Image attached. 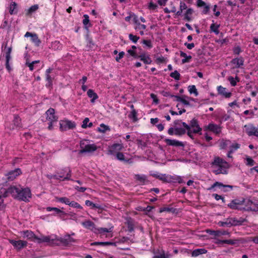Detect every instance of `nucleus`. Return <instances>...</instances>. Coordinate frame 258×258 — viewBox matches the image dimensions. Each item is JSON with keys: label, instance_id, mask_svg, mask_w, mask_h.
Instances as JSON below:
<instances>
[{"label": "nucleus", "instance_id": "a211bd4d", "mask_svg": "<svg viewBox=\"0 0 258 258\" xmlns=\"http://www.w3.org/2000/svg\"><path fill=\"white\" fill-rule=\"evenodd\" d=\"M216 186H218L220 188H222V190L224 192L229 191V190L228 189V188H229L230 190H232L233 187V186L232 185H224L221 182H216L212 185V186L209 189H210L213 188Z\"/></svg>", "mask_w": 258, "mask_h": 258}, {"label": "nucleus", "instance_id": "58836bf2", "mask_svg": "<svg viewBox=\"0 0 258 258\" xmlns=\"http://www.w3.org/2000/svg\"><path fill=\"white\" fill-rule=\"evenodd\" d=\"M231 141L229 140L222 139L220 142V147L221 149H224L229 146Z\"/></svg>", "mask_w": 258, "mask_h": 258}, {"label": "nucleus", "instance_id": "f8f14e48", "mask_svg": "<svg viewBox=\"0 0 258 258\" xmlns=\"http://www.w3.org/2000/svg\"><path fill=\"white\" fill-rule=\"evenodd\" d=\"M243 201L242 199L233 200L229 204L228 207L231 209L242 210V204Z\"/></svg>", "mask_w": 258, "mask_h": 258}, {"label": "nucleus", "instance_id": "c756f323", "mask_svg": "<svg viewBox=\"0 0 258 258\" xmlns=\"http://www.w3.org/2000/svg\"><path fill=\"white\" fill-rule=\"evenodd\" d=\"M215 168L213 170V172L216 174H226V166H216L214 167Z\"/></svg>", "mask_w": 258, "mask_h": 258}, {"label": "nucleus", "instance_id": "c9c22d12", "mask_svg": "<svg viewBox=\"0 0 258 258\" xmlns=\"http://www.w3.org/2000/svg\"><path fill=\"white\" fill-rule=\"evenodd\" d=\"M10 187L7 189L0 185V199L4 197L6 198L10 194Z\"/></svg>", "mask_w": 258, "mask_h": 258}, {"label": "nucleus", "instance_id": "5701e85b", "mask_svg": "<svg viewBox=\"0 0 258 258\" xmlns=\"http://www.w3.org/2000/svg\"><path fill=\"white\" fill-rule=\"evenodd\" d=\"M165 142L167 145L169 146H172L175 147H182L183 146V144L182 142L178 141L176 140H171L166 139L165 140Z\"/></svg>", "mask_w": 258, "mask_h": 258}, {"label": "nucleus", "instance_id": "aec40b11", "mask_svg": "<svg viewBox=\"0 0 258 258\" xmlns=\"http://www.w3.org/2000/svg\"><path fill=\"white\" fill-rule=\"evenodd\" d=\"M207 129L214 133L216 134H219L221 132V127L214 123H210L207 126Z\"/></svg>", "mask_w": 258, "mask_h": 258}, {"label": "nucleus", "instance_id": "3c124183", "mask_svg": "<svg viewBox=\"0 0 258 258\" xmlns=\"http://www.w3.org/2000/svg\"><path fill=\"white\" fill-rule=\"evenodd\" d=\"M166 174H159V173H153L151 175L160 180H162L165 182Z\"/></svg>", "mask_w": 258, "mask_h": 258}, {"label": "nucleus", "instance_id": "e2e57ef3", "mask_svg": "<svg viewBox=\"0 0 258 258\" xmlns=\"http://www.w3.org/2000/svg\"><path fill=\"white\" fill-rule=\"evenodd\" d=\"M137 144L139 147H140L142 149H143L147 146L146 143L140 139L137 140Z\"/></svg>", "mask_w": 258, "mask_h": 258}, {"label": "nucleus", "instance_id": "72a5a7b5", "mask_svg": "<svg viewBox=\"0 0 258 258\" xmlns=\"http://www.w3.org/2000/svg\"><path fill=\"white\" fill-rule=\"evenodd\" d=\"M207 252V250L204 248H198L192 251L191 255L196 257L198 256L200 254H205Z\"/></svg>", "mask_w": 258, "mask_h": 258}, {"label": "nucleus", "instance_id": "bf43d9fd", "mask_svg": "<svg viewBox=\"0 0 258 258\" xmlns=\"http://www.w3.org/2000/svg\"><path fill=\"white\" fill-rule=\"evenodd\" d=\"M38 9V5H34L33 6H32L28 10L27 15H29L32 14V13H34L36 10H37Z\"/></svg>", "mask_w": 258, "mask_h": 258}, {"label": "nucleus", "instance_id": "cd10ccee", "mask_svg": "<svg viewBox=\"0 0 258 258\" xmlns=\"http://www.w3.org/2000/svg\"><path fill=\"white\" fill-rule=\"evenodd\" d=\"M208 233L210 235L215 236H219L220 235H225L229 234V232L225 230H208Z\"/></svg>", "mask_w": 258, "mask_h": 258}, {"label": "nucleus", "instance_id": "79ce46f5", "mask_svg": "<svg viewBox=\"0 0 258 258\" xmlns=\"http://www.w3.org/2000/svg\"><path fill=\"white\" fill-rule=\"evenodd\" d=\"M110 130L109 126L106 125L103 123L100 124V127L98 128L97 131L101 133H104L106 131Z\"/></svg>", "mask_w": 258, "mask_h": 258}, {"label": "nucleus", "instance_id": "7ed1b4c3", "mask_svg": "<svg viewBox=\"0 0 258 258\" xmlns=\"http://www.w3.org/2000/svg\"><path fill=\"white\" fill-rule=\"evenodd\" d=\"M80 154L92 153L95 151L98 147L95 144H90L89 140H84L80 143Z\"/></svg>", "mask_w": 258, "mask_h": 258}, {"label": "nucleus", "instance_id": "8fccbe9b", "mask_svg": "<svg viewBox=\"0 0 258 258\" xmlns=\"http://www.w3.org/2000/svg\"><path fill=\"white\" fill-rule=\"evenodd\" d=\"M47 211H54L57 214H61L62 215H66L63 211L55 207H47L46 208Z\"/></svg>", "mask_w": 258, "mask_h": 258}, {"label": "nucleus", "instance_id": "a878e982", "mask_svg": "<svg viewBox=\"0 0 258 258\" xmlns=\"http://www.w3.org/2000/svg\"><path fill=\"white\" fill-rule=\"evenodd\" d=\"M23 237L27 238L28 239L31 240L32 241L36 240V237L37 236L32 232L31 231L26 230L23 231Z\"/></svg>", "mask_w": 258, "mask_h": 258}, {"label": "nucleus", "instance_id": "f3484780", "mask_svg": "<svg viewBox=\"0 0 258 258\" xmlns=\"http://www.w3.org/2000/svg\"><path fill=\"white\" fill-rule=\"evenodd\" d=\"M234 218H229L225 220V221H219L218 225L220 227H230L232 226H235Z\"/></svg>", "mask_w": 258, "mask_h": 258}, {"label": "nucleus", "instance_id": "680f3d73", "mask_svg": "<svg viewBox=\"0 0 258 258\" xmlns=\"http://www.w3.org/2000/svg\"><path fill=\"white\" fill-rule=\"evenodd\" d=\"M116 157L117 160L121 161H125L127 162V160H125L124 159V156L122 153L117 152L116 154Z\"/></svg>", "mask_w": 258, "mask_h": 258}, {"label": "nucleus", "instance_id": "4be33fe9", "mask_svg": "<svg viewBox=\"0 0 258 258\" xmlns=\"http://www.w3.org/2000/svg\"><path fill=\"white\" fill-rule=\"evenodd\" d=\"M52 69L49 68L47 69L45 72L46 80L47 81V83L46 84V87L47 88H50L52 85V78L49 75L52 71Z\"/></svg>", "mask_w": 258, "mask_h": 258}, {"label": "nucleus", "instance_id": "09e8293b", "mask_svg": "<svg viewBox=\"0 0 258 258\" xmlns=\"http://www.w3.org/2000/svg\"><path fill=\"white\" fill-rule=\"evenodd\" d=\"M229 147V154H232L235 151H236V150L240 148V145L238 143L232 144L231 145H230Z\"/></svg>", "mask_w": 258, "mask_h": 258}, {"label": "nucleus", "instance_id": "a18cd8bd", "mask_svg": "<svg viewBox=\"0 0 258 258\" xmlns=\"http://www.w3.org/2000/svg\"><path fill=\"white\" fill-rule=\"evenodd\" d=\"M56 201L61 202L62 203H64L67 205L69 206V203L70 202V200L67 197H56L55 198Z\"/></svg>", "mask_w": 258, "mask_h": 258}, {"label": "nucleus", "instance_id": "de8ad7c7", "mask_svg": "<svg viewBox=\"0 0 258 258\" xmlns=\"http://www.w3.org/2000/svg\"><path fill=\"white\" fill-rule=\"evenodd\" d=\"M13 123L14 126L16 127H20L21 126V120L20 118L17 115L15 116Z\"/></svg>", "mask_w": 258, "mask_h": 258}, {"label": "nucleus", "instance_id": "0e129e2a", "mask_svg": "<svg viewBox=\"0 0 258 258\" xmlns=\"http://www.w3.org/2000/svg\"><path fill=\"white\" fill-rule=\"evenodd\" d=\"M89 22H90V20H89V17L88 15H84V19L83 20V23L86 28L87 27V25L88 24H89V25H90Z\"/></svg>", "mask_w": 258, "mask_h": 258}, {"label": "nucleus", "instance_id": "052dcab7", "mask_svg": "<svg viewBox=\"0 0 258 258\" xmlns=\"http://www.w3.org/2000/svg\"><path fill=\"white\" fill-rule=\"evenodd\" d=\"M69 204H70L69 206L72 207L77 208V209H82V207L79 203H78L77 202H76L75 201H72V202L70 201Z\"/></svg>", "mask_w": 258, "mask_h": 258}, {"label": "nucleus", "instance_id": "338daca9", "mask_svg": "<svg viewBox=\"0 0 258 258\" xmlns=\"http://www.w3.org/2000/svg\"><path fill=\"white\" fill-rule=\"evenodd\" d=\"M142 43L149 48H151L153 47L152 42L150 40H143Z\"/></svg>", "mask_w": 258, "mask_h": 258}, {"label": "nucleus", "instance_id": "ddd939ff", "mask_svg": "<svg viewBox=\"0 0 258 258\" xmlns=\"http://www.w3.org/2000/svg\"><path fill=\"white\" fill-rule=\"evenodd\" d=\"M165 182L168 183H181L183 182L182 178L177 175H171L168 174L165 175Z\"/></svg>", "mask_w": 258, "mask_h": 258}, {"label": "nucleus", "instance_id": "dca6fc26", "mask_svg": "<svg viewBox=\"0 0 258 258\" xmlns=\"http://www.w3.org/2000/svg\"><path fill=\"white\" fill-rule=\"evenodd\" d=\"M25 37H31V40L33 42L35 45L37 46H39L40 44L41 43L40 40L38 38L37 35L35 33H32L29 32H27L25 34Z\"/></svg>", "mask_w": 258, "mask_h": 258}, {"label": "nucleus", "instance_id": "ea45409f", "mask_svg": "<svg viewBox=\"0 0 258 258\" xmlns=\"http://www.w3.org/2000/svg\"><path fill=\"white\" fill-rule=\"evenodd\" d=\"M180 56L181 57H184V58H183L182 59V63H185L186 62H189V60L191 58V56H190V55H187V54L185 52H184L183 51H180Z\"/></svg>", "mask_w": 258, "mask_h": 258}, {"label": "nucleus", "instance_id": "f257e3e1", "mask_svg": "<svg viewBox=\"0 0 258 258\" xmlns=\"http://www.w3.org/2000/svg\"><path fill=\"white\" fill-rule=\"evenodd\" d=\"M9 191L13 197L20 201L27 202L31 197V190L29 188H23L20 186H11Z\"/></svg>", "mask_w": 258, "mask_h": 258}, {"label": "nucleus", "instance_id": "2f4dec72", "mask_svg": "<svg viewBox=\"0 0 258 258\" xmlns=\"http://www.w3.org/2000/svg\"><path fill=\"white\" fill-rule=\"evenodd\" d=\"M141 60L143 61L145 64H150L152 62L151 58L149 55H146L145 54H142L138 56Z\"/></svg>", "mask_w": 258, "mask_h": 258}, {"label": "nucleus", "instance_id": "2eb2a0df", "mask_svg": "<svg viewBox=\"0 0 258 258\" xmlns=\"http://www.w3.org/2000/svg\"><path fill=\"white\" fill-rule=\"evenodd\" d=\"M21 174V171L20 168H17L14 170L10 171L7 174V179L10 181L15 179L16 177Z\"/></svg>", "mask_w": 258, "mask_h": 258}, {"label": "nucleus", "instance_id": "f704fd0d", "mask_svg": "<svg viewBox=\"0 0 258 258\" xmlns=\"http://www.w3.org/2000/svg\"><path fill=\"white\" fill-rule=\"evenodd\" d=\"M126 224L129 232H131L134 230V221L132 218L127 219Z\"/></svg>", "mask_w": 258, "mask_h": 258}, {"label": "nucleus", "instance_id": "13d9d810", "mask_svg": "<svg viewBox=\"0 0 258 258\" xmlns=\"http://www.w3.org/2000/svg\"><path fill=\"white\" fill-rule=\"evenodd\" d=\"M170 76L176 80H179L180 79V75L177 71H174L170 74Z\"/></svg>", "mask_w": 258, "mask_h": 258}, {"label": "nucleus", "instance_id": "bb28decb", "mask_svg": "<svg viewBox=\"0 0 258 258\" xmlns=\"http://www.w3.org/2000/svg\"><path fill=\"white\" fill-rule=\"evenodd\" d=\"M218 93L225 97L226 98H230L232 95L231 92L226 91V88L221 86H219L217 88Z\"/></svg>", "mask_w": 258, "mask_h": 258}, {"label": "nucleus", "instance_id": "1a4fd4ad", "mask_svg": "<svg viewBox=\"0 0 258 258\" xmlns=\"http://www.w3.org/2000/svg\"><path fill=\"white\" fill-rule=\"evenodd\" d=\"M244 131L248 136L258 137V125L256 127L252 124L249 123L244 126Z\"/></svg>", "mask_w": 258, "mask_h": 258}, {"label": "nucleus", "instance_id": "39448f33", "mask_svg": "<svg viewBox=\"0 0 258 258\" xmlns=\"http://www.w3.org/2000/svg\"><path fill=\"white\" fill-rule=\"evenodd\" d=\"M175 135L181 136L185 134L186 128H188V124L181 120H175L174 121Z\"/></svg>", "mask_w": 258, "mask_h": 258}, {"label": "nucleus", "instance_id": "49530a36", "mask_svg": "<svg viewBox=\"0 0 258 258\" xmlns=\"http://www.w3.org/2000/svg\"><path fill=\"white\" fill-rule=\"evenodd\" d=\"M129 118L133 119L134 121H137L138 120L137 118V112L135 109H133L131 113L128 115Z\"/></svg>", "mask_w": 258, "mask_h": 258}, {"label": "nucleus", "instance_id": "412c9836", "mask_svg": "<svg viewBox=\"0 0 258 258\" xmlns=\"http://www.w3.org/2000/svg\"><path fill=\"white\" fill-rule=\"evenodd\" d=\"M12 52V47H10L7 48V51L6 52V68L9 72L11 71V68L10 66V60L11 59V53Z\"/></svg>", "mask_w": 258, "mask_h": 258}, {"label": "nucleus", "instance_id": "774afa93", "mask_svg": "<svg viewBox=\"0 0 258 258\" xmlns=\"http://www.w3.org/2000/svg\"><path fill=\"white\" fill-rule=\"evenodd\" d=\"M249 211H258V204L252 202L251 207H249Z\"/></svg>", "mask_w": 258, "mask_h": 258}, {"label": "nucleus", "instance_id": "4d7b16f0", "mask_svg": "<svg viewBox=\"0 0 258 258\" xmlns=\"http://www.w3.org/2000/svg\"><path fill=\"white\" fill-rule=\"evenodd\" d=\"M175 211V209L173 208L163 207L160 209L159 213H162L165 211L174 213Z\"/></svg>", "mask_w": 258, "mask_h": 258}, {"label": "nucleus", "instance_id": "603ef678", "mask_svg": "<svg viewBox=\"0 0 258 258\" xmlns=\"http://www.w3.org/2000/svg\"><path fill=\"white\" fill-rule=\"evenodd\" d=\"M135 179L141 183H144L146 180V176L145 175L136 174L135 175Z\"/></svg>", "mask_w": 258, "mask_h": 258}, {"label": "nucleus", "instance_id": "7c9ffc66", "mask_svg": "<svg viewBox=\"0 0 258 258\" xmlns=\"http://www.w3.org/2000/svg\"><path fill=\"white\" fill-rule=\"evenodd\" d=\"M215 243L217 244H227L229 245H234L236 242L235 240L232 239L228 240H220L219 239H216V241H215Z\"/></svg>", "mask_w": 258, "mask_h": 258}, {"label": "nucleus", "instance_id": "9d476101", "mask_svg": "<svg viewBox=\"0 0 258 258\" xmlns=\"http://www.w3.org/2000/svg\"><path fill=\"white\" fill-rule=\"evenodd\" d=\"M60 130L61 131H66L75 128L76 123L69 120H61L59 121Z\"/></svg>", "mask_w": 258, "mask_h": 258}, {"label": "nucleus", "instance_id": "6ab92c4d", "mask_svg": "<svg viewBox=\"0 0 258 258\" xmlns=\"http://www.w3.org/2000/svg\"><path fill=\"white\" fill-rule=\"evenodd\" d=\"M211 164L213 167L226 166L227 163L222 158H220L219 157H217L214 158V160Z\"/></svg>", "mask_w": 258, "mask_h": 258}, {"label": "nucleus", "instance_id": "c85d7f7f", "mask_svg": "<svg viewBox=\"0 0 258 258\" xmlns=\"http://www.w3.org/2000/svg\"><path fill=\"white\" fill-rule=\"evenodd\" d=\"M242 201H243L242 204V210L243 211H249V207H251L252 201L249 199H242Z\"/></svg>", "mask_w": 258, "mask_h": 258}, {"label": "nucleus", "instance_id": "f03ea898", "mask_svg": "<svg viewBox=\"0 0 258 258\" xmlns=\"http://www.w3.org/2000/svg\"><path fill=\"white\" fill-rule=\"evenodd\" d=\"M82 225L85 228L91 230L94 233L99 234L101 237L104 236H107L106 233L111 232L113 227L107 229L106 228H96L94 222L90 220H86L82 222Z\"/></svg>", "mask_w": 258, "mask_h": 258}, {"label": "nucleus", "instance_id": "e433bc0d", "mask_svg": "<svg viewBox=\"0 0 258 258\" xmlns=\"http://www.w3.org/2000/svg\"><path fill=\"white\" fill-rule=\"evenodd\" d=\"M194 10L191 8L187 9L186 12L184 14V20L187 21H190L191 20V15L192 14Z\"/></svg>", "mask_w": 258, "mask_h": 258}, {"label": "nucleus", "instance_id": "20e7f679", "mask_svg": "<svg viewBox=\"0 0 258 258\" xmlns=\"http://www.w3.org/2000/svg\"><path fill=\"white\" fill-rule=\"evenodd\" d=\"M188 128H186L187 131V135L189 137H192V134L200 133L201 134L202 128L200 127L198 121L196 118H193L190 121L189 124H188Z\"/></svg>", "mask_w": 258, "mask_h": 258}, {"label": "nucleus", "instance_id": "69168bd1", "mask_svg": "<svg viewBox=\"0 0 258 258\" xmlns=\"http://www.w3.org/2000/svg\"><path fill=\"white\" fill-rule=\"evenodd\" d=\"M128 37H129L130 40H131L133 42H134L135 43H137L138 40L140 38L139 37H138L136 35H134L132 34H130Z\"/></svg>", "mask_w": 258, "mask_h": 258}, {"label": "nucleus", "instance_id": "473e14b6", "mask_svg": "<svg viewBox=\"0 0 258 258\" xmlns=\"http://www.w3.org/2000/svg\"><path fill=\"white\" fill-rule=\"evenodd\" d=\"M87 95L91 98V102H94L95 100L98 98L97 94L92 89H89L87 91Z\"/></svg>", "mask_w": 258, "mask_h": 258}, {"label": "nucleus", "instance_id": "423d86ee", "mask_svg": "<svg viewBox=\"0 0 258 258\" xmlns=\"http://www.w3.org/2000/svg\"><path fill=\"white\" fill-rule=\"evenodd\" d=\"M46 119L49 122L48 128L49 130L53 129V123L56 122L58 120V117L55 115V110L52 108H50L45 112Z\"/></svg>", "mask_w": 258, "mask_h": 258}, {"label": "nucleus", "instance_id": "6e6d98bb", "mask_svg": "<svg viewBox=\"0 0 258 258\" xmlns=\"http://www.w3.org/2000/svg\"><path fill=\"white\" fill-rule=\"evenodd\" d=\"M188 91L190 94H194L196 96L198 95L197 89L195 85L189 86Z\"/></svg>", "mask_w": 258, "mask_h": 258}, {"label": "nucleus", "instance_id": "5fc2aeb1", "mask_svg": "<svg viewBox=\"0 0 258 258\" xmlns=\"http://www.w3.org/2000/svg\"><path fill=\"white\" fill-rule=\"evenodd\" d=\"M39 60H35L31 62H29V61H27L26 62V65L29 68V70L31 71H32L34 70V65L36 63H39Z\"/></svg>", "mask_w": 258, "mask_h": 258}, {"label": "nucleus", "instance_id": "864d4df0", "mask_svg": "<svg viewBox=\"0 0 258 258\" xmlns=\"http://www.w3.org/2000/svg\"><path fill=\"white\" fill-rule=\"evenodd\" d=\"M219 27L220 25H215L214 23H213L210 26V29L216 34H218L219 33V31L218 30Z\"/></svg>", "mask_w": 258, "mask_h": 258}, {"label": "nucleus", "instance_id": "37998d69", "mask_svg": "<svg viewBox=\"0 0 258 258\" xmlns=\"http://www.w3.org/2000/svg\"><path fill=\"white\" fill-rule=\"evenodd\" d=\"M227 80L230 82L231 85L233 87L235 86L237 84V82L239 81V79L238 77H236L235 78H234L232 76H230L228 78Z\"/></svg>", "mask_w": 258, "mask_h": 258}, {"label": "nucleus", "instance_id": "b1692460", "mask_svg": "<svg viewBox=\"0 0 258 258\" xmlns=\"http://www.w3.org/2000/svg\"><path fill=\"white\" fill-rule=\"evenodd\" d=\"M231 63L235 64L236 68H239L244 64V59L242 57H237L231 60Z\"/></svg>", "mask_w": 258, "mask_h": 258}, {"label": "nucleus", "instance_id": "9b49d317", "mask_svg": "<svg viewBox=\"0 0 258 258\" xmlns=\"http://www.w3.org/2000/svg\"><path fill=\"white\" fill-rule=\"evenodd\" d=\"M9 242L12 244L13 246L17 250H20L22 248L27 246L28 242L24 240H15L13 239H9Z\"/></svg>", "mask_w": 258, "mask_h": 258}, {"label": "nucleus", "instance_id": "393cba45", "mask_svg": "<svg viewBox=\"0 0 258 258\" xmlns=\"http://www.w3.org/2000/svg\"><path fill=\"white\" fill-rule=\"evenodd\" d=\"M58 241L60 242L64 245H68L72 242H76V240L71 237L70 235H66L64 238H61Z\"/></svg>", "mask_w": 258, "mask_h": 258}, {"label": "nucleus", "instance_id": "a19ab883", "mask_svg": "<svg viewBox=\"0 0 258 258\" xmlns=\"http://www.w3.org/2000/svg\"><path fill=\"white\" fill-rule=\"evenodd\" d=\"M9 12L11 15L16 14L17 13V4L15 2H12L10 6Z\"/></svg>", "mask_w": 258, "mask_h": 258}, {"label": "nucleus", "instance_id": "c03bdc74", "mask_svg": "<svg viewBox=\"0 0 258 258\" xmlns=\"http://www.w3.org/2000/svg\"><path fill=\"white\" fill-rule=\"evenodd\" d=\"M93 245H100L102 246L113 245L116 246V243L111 242H95Z\"/></svg>", "mask_w": 258, "mask_h": 258}, {"label": "nucleus", "instance_id": "4468645a", "mask_svg": "<svg viewBox=\"0 0 258 258\" xmlns=\"http://www.w3.org/2000/svg\"><path fill=\"white\" fill-rule=\"evenodd\" d=\"M123 148V146L121 144H114L109 147L108 154L110 155L116 154L117 152H119V151L122 150Z\"/></svg>", "mask_w": 258, "mask_h": 258}, {"label": "nucleus", "instance_id": "4c0bfd02", "mask_svg": "<svg viewBox=\"0 0 258 258\" xmlns=\"http://www.w3.org/2000/svg\"><path fill=\"white\" fill-rule=\"evenodd\" d=\"M85 204L87 206L91 207L92 208H96L99 210H102L103 208L100 205L94 204L92 202L89 200L85 201Z\"/></svg>", "mask_w": 258, "mask_h": 258}, {"label": "nucleus", "instance_id": "6e6552de", "mask_svg": "<svg viewBox=\"0 0 258 258\" xmlns=\"http://www.w3.org/2000/svg\"><path fill=\"white\" fill-rule=\"evenodd\" d=\"M36 240L39 243L47 242L51 245L58 244L57 243L58 240H56L55 236H54V238H53L52 236H42L41 237L37 236Z\"/></svg>", "mask_w": 258, "mask_h": 258}, {"label": "nucleus", "instance_id": "0eeeda50", "mask_svg": "<svg viewBox=\"0 0 258 258\" xmlns=\"http://www.w3.org/2000/svg\"><path fill=\"white\" fill-rule=\"evenodd\" d=\"M71 170L69 167H64L61 169L60 171L56 172V174L58 176V180L62 181L71 180Z\"/></svg>", "mask_w": 258, "mask_h": 258}]
</instances>
